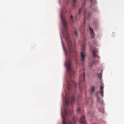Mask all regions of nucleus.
I'll return each instance as SVG.
<instances>
[{
  "label": "nucleus",
  "instance_id": "nucleus-1",
  "mask_svg": "<svg viewBox=\"0 0 124 124\" xmlns=\"http://www.w3.org/2000/svg\"><path fill=\"white\" fill-rule=\"evenodd\" d=\"M70 63L71 61L70 59L68 60H67L65 63V65L67 68V72L70 79V80L68 82L67 84L68 89L69 91L71 90L73 87L75 88L76 86V84L75 82L71 79V76L74 74V72L71 68Z\"/></svg>",
  "mask_w": 124,
  "mask_h": 124
},
{
  "label": "nucleus",
  "instance_id": "nucleus-2",
  "mask_svg": "<svg viewBox=\"0 0 124 124\" xmlns=\"http://www.w3.org/2000/svg\"><path fill=\"white\" fill-rule=\"evenodd\" d=\"M61 17L63 25V30L62 31V33L65 36V34H66L67 35V37L66 38V39L67 42L69 52L70 54L72 53V45L70 39L68 36V31L66 24V21L65 20L64 17L62 15V12H61Z\"/></svg>",
  "mask_w": 124,
  "mask_h": 124
},
{
  "label": "nucleus",
  "instance_id": "nucleus-3",
  "mask_svg": "<svg viewBox=\"0 0 124 124\" xmlns=\"http://www.w3.org/2000/svg\"><path fill=\"white\" fill-rule=\"evenodd\" d=\"M73 112V111L72 110H69V112H68L67 110H65L64 112L65 115H64L62 112L61 115L62 118L63 124H73V123L71 121H68L66 116L68 115H71Z\"/></svg>",
  "mask_w": 124,
  "mask_h": 124
},
{
  "label": "nucleus",
  "instance_id": "nucleus-4",
  "mask_svg": "<svg viewBox=\"0 0 124 124\" xmlns=\"http://www.w3.org/2000/svg\"><path fill=\"white\" fill-rule=\"evenodd\" d=\"M85 73H84L79 77V81L78 84V86L81 90V89L82 88V86L85 81Z\"/></svg>",
  "mask_w": 124,
  "mask_h": 124
},
{
  "label": "nucleus",
  "instance_id": "nucleus-5",
  "mask_svg": "<svg viewBox=\"0 0 124 124\" xmlns=\"http://www.w3.org/2000/svg\"><path fill=\"white\" fill-rule=\"evenodd\" d=\"M103 88L104 87L103 86H101L100 88V90L98 91L96 94V95L97 97V101L99 103L102 102V101H100V98L98 97V94H100L102 97H103Z\"/></svg>",
  "mask_w": 124,
  "mask_h": 124
},
{
  "label": "nucleus",
  "instance_id": "nucleus-6",
  "mask_svg": "<svg viewBox=\"0 0 124 124\" xmlns=\"http://www.w3.org/2000/svg\"><path fill=\"white\" fill-rule=\"evenodd\" d=\"M85 44L82 45L83 49L81 53V60L82 62H84L86 56L85 48Z\"/></svg>",
  "mask_w": 124,
  "mask_h": 124
},
{
  "label": "nucleus",
  "instance_id": "nucleus-7",
  "mask_svg": "<svg viewBox=\"0 0 124 124\" xmlns=\"http://www.w3.org/2000/svg\"><path fill=\"white\" fill-rule=\"evenodd\" d=\"M74 96H73L72 97L70 98V99L68 100L66 97L65 99V104L67 106L68 105L69 103L70 102L72 104H73L74 103Z\"/></svg>",
  "mask_w": 124,
  "mask_h": 124
},
{
  "label": "nucleus",
  "instance_id": "nucleus-8",
  "mask_svg": "<svg viewBox=\"0 0 124 124\" xmlns=\"http://www.w3.org/2000/svg\"><path fill=\"white\" fill-rule=\"evenodd\" d=\"M91 50L93 52V55L95 57H97L98 58L100 57L96 54L98 52V50L94 48L91 49Z\"/></svg>",
  "mask_w": 124,
  "mask_h": 124
},
{
  "label": "nucleus",
  "instance_id": "nucleus-9",
  "mask_svg": "<svg viewBox=\"0 0 124 124\" xmlns=\"http://www.w3.org/2000/svg\"><path fill=\"white\" fill-rule=\"evenodd\" d=\"M84 15L85 16V18L84 20V23L85 24V21L86 19H88L91 16V13H88L86 11L84 12Z\"/></svg>",
  "mask_w": 124,
  "mask_h": 124
},
{
  "label": "nucleus",
  "instance_id": "nucleus-10",
  "mask_svg": "<svg viewBox=\"0 0 124 124\" xmlns=\"http://www.w3.org/2000/svg\"><path fill=\"white\" fill-rule=\"evenodd\" d=\"M80 124H87L85 121V117L83 116L80 119Z\"/></svg>",
  "mask_w": 124,
  "mask_h": 124
},
{
  "label": "nucleus",
  "instance_id": "nucleus-11",
  "mask_svg": "<svg viewBox=\"0 0 124 124\" xmlns=\"http://www.w3.org/2000/svg\"><path fill=\"white\" fill-rule=\"evenodd\" d=\"M89 29L91 33V37L93 38H94V37L95 34L93 31V29L91 28L90 27H89Z\"/></svg>",
  "mask_w": 124,
  "mask_h": 124
},
{
  "label": "nucleus",
  "instance_id": "nucleus-12",
  "mask_svg": "<svg viewBox=\"0 0 124 124\" xmlns=\"http://www.w3.org/2000/svg\"><path fill=\"white\" fill-rule=\"evenodd\" d=\"M91 2V7L92 6L94 5H95L96 4V2L95 0H94L93 2V0H90Z\"/></svg>",
  "mask_w": 124,
  "mask_h": 124
},
{
  "label": "nucleus",
  "instance_id": "nucleus-13",
  "mask_svg": "<svg viewBox=\"0 0 124 124\" xmlns=\"http://www.w3.org/2000/svg\"><path fill=\"white\" fill-rule=\"evenodd\" d=\"M62 44L63 46V48L65 51V53L67 54H68V51H67V50H65V47H64L63 44V42L62 41Z\"/></svg>",
  "mask_w": 124,
  "mask_h": 124
},
{
  "label": "nucleus",
  "instance_id": "nucleus-14",
  "mask_svg": "<svg viewBox=\"0 0 124 124\" xmlns=\"http://www.w3.org/2000/svg\"><path fill=\"white\" fill-rule=\"evenodd\" d=\"M98 77L99 79L100 80L101 79V77H102V75L101 74H98Z\"/></svg>",
  "mask_w": 124,
  "mask_h": 124
},
{
  "label": "nucleus",
  "instance_id": "nucleus-15",
  "mask_svg": "<svg viewBox=\"0 0 124 124\" xmlns=\"http://www.w3.org/2000/svg\"><path fill=\"white\" fill-rule=\"evenodd\" d=\"M76 2V0H73V7H74L75 3Z\"/></svg>",
  "mask_w": 124,
  "mask_h": 124
},
{
  "label": "nucleus",
  "instance_id": "nucleus-16",
  "mask_svg": "<svg viewBox=\"0 0 124 124\" xmlns=\"http://www.w3.org/2000/svg\"><path fill=\"white\" fill-rule=\"evenodd\" d=\"M70 17L71 19V20H70L71 22L72 23H74V22L73 21V20H72L73 19V16L72 15H71L70 16Z\"/></svg>",
  "mask_w": 124,
  "mask_h": 124
},
{
  "label": "nucleus",
  "instance_id": "nucleus-17",
  "mask_svg": "<svg viewBox=\"0 0 124 124\" xmlns=\"http://www.w3.org/2000/svg\"><path fill=\"white\" fill-rule=\"evenodd\" d=\"M99 110L100 112L102 113H103L104 112V110L103 109H100V108L99 109Z\"/></svg>",
  "mask_w": 124,
  "mask_h": 124
},
{
  "label": "nucleus",
  "instance_id": "nucleus-18",
  "mask_svg": "<svg viewBox=\"0 0 124 124\" xmlns=\"http://www.w3.org/2000/svg\"><path fill=\"white\" fill-rule=\"evenodd\" d=\"M94 86H93L92 87V89L91 90V92L92 93H93V92L94 91Z\"/></svg>",
  "mask_w": 124,
  "mask_h": 124
},
{
  "label": "nucleus",
  "instance_id": "nucleus-19",
  "mask_svg": "<svg viewBox=\"0 0 124 124\" xmlns=\"http://www.w3.org/2000/svg\"><path fill=\"white\" fill-rule=\"evenodd\" d=\"M82 9L81 8H80L78 12V15H80V13L82 11Z\"/></svg>",
  "mask_w": 124,
  "mask_h": 124
},
{
  "label": "nucleus",
  "instance_id": "nucleus-20",
  "mask_svg": "<svg viewBox=\"0 0 124 124\" xmlns=\"http://www.w3.org/2000/svg\"><path fill=\"white\" fill-rule=\"evenodd\" d=\"M78 120V119L77 118L75 117H74V120L75 122V123L77 121V120Z\"/></svg>",
  "mask_w": 124,
  "mask_h": 124
},
{
  "label": "nucleus",
  "instance_id": "nucleus-21",
  "mask_svg": "<svg viewBox=\"0 0 124 124\" xmlns=\"http://www.w3.org/2000/svg\"><path fill=\"white\" fill-rule=\"evenodd\" d=\"M74 33L75 35H76L77 36H78V33L77 32V31L75 30V31Z\"/></svg>",
  "mask_w": 124,
  "mask_h": 124
},
{
  "label": "nucleus",
  "instance_id": "nucleus-22",
  "mask_svg": "<svg viewBox=\"0 0 124 124\" xmlns=\"http://www.w3.org/2000/svg\"><path fill=\"white\" fill-rule=\"evenodd\" d=\"M80 111V108H78L77 109V111L78 112H79Z\"/></svg>",
  "mask_w": 124,
  "mask_h": 124
},
{
  "label": "nucleus",
  "instance_id": "nucleus-23",
  "mask_svg": "<svg viewBox=\"0 0 124 124\" xmlns=\"http://www.w3.org/2000/svg\"><path fill=\"white\" fill-rule=\"evenodd\" d=\"M95 63V62H93V64H94Z\"/></svg>",
  "mask_w": 124,
  "mask_h": 124
},
{
  "label": "nucleus",
  "instance_id": "nucleus-24",
  "mask_svg": "<svg viewBox=\"0 0 124 124\" xmlns=\"http://www.w3.org/2000/svg\"><path fill=\"white\" fill-rule=\"evenodd\" d=\"M90 65V66H91V65Z\"/></svg>",
  "mask_w": 124,
  "mask_h": 124
},
{
  "label": "nucleus",
  "instance_id": "nucleus-25",
  "mask_svg": "<svg viewBox=\"0 0 124 124\" xmlns=\"http://www.w3.org/2000/svg\"><path fill=\"white\" fill-rule=\"evenodd\" d=\"M84 0L85 1V0Z\"/></svg>",
  "mask_w": 124,
  "mask_h": 124
}]
</instances>
